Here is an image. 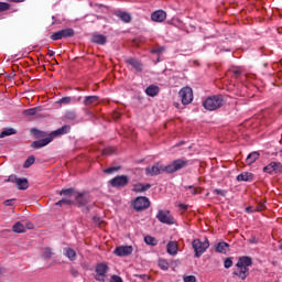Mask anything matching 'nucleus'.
I'll use <instances>...</instances> for the list:
<instances>
[{
	"instance_id": "57",
	"label": "nucleus",
	"mask_w": 282,
	"mask_h": 282,
	"mask_svg": "<svg viewBox=\"0 0 282 282\" xmlns=\"http://www.w3.org/2000/svg\"><path fill=\"white\" fill-rule=\"evenodd\" d=\"M47 55H48V56H54V51H48V52H47Z\"/></svg>"
},
{
	"instance_id": "22",
	"label": "nucleus",
	"mask_w": 282,
	"mask_h": 282,
	"mask_svg": "<svg viewBox=\"0 0 282 282\" xmlns=\"http://www.w3.org/2000/svg\"><path fill=\"white\" fill-rule=\"evenodd\" d=\"M145 94H147V96H150L151 98H155V96H158V94H160V87H158L155 85H150L145 89Z\"/></svg>"
},
{
	"instance_id": "20",
	"label": "nucleus",
	"mask_w": 282,
	"mask_h": 282,
	"mask_svg": "<svg viewBox=\"0 0 282 282\" xmlns=\"http://www.w3.org/2000/svg\"><path fill=\"white\" fill-rule=\"evenodd\" d=\"M91 42L97 45H105L107 43V36L96 33L91 36Z\"/></svg>"
},
{
	"instance_id": "32",
	"label": "nucleus",
	"mask_w": 282,
	"mask_h": 282,
	"mask_svg": "<svg viewBox=\"0 0 282 282\" xmlns=\"http://www.w3.org/2000/svg\"><path fill=\"white\" fill-rule=\"evenodd\" d=\"M42 257L44 259H52V249L51 248H44L42 251Z\"/></svg>"
},
{
	"instance_id": "54",
	"label": "nucleus",
	"mask_w": 282,
	"mask_h": 282,
	"mask_svg": "<svg viewBox=\"0 0 282 282\" xmlns=\"http://www.w3.org/2000/svg\"><path fill=\"white\" fill-rule=\"evenodd\" d=\"M4 272H6V269L0 265V276H3Z\"/></svg>"
},
{
	"instance_id": "55",
	"label": "nucleus",
	"mask_w": 282,
	"mask_h": 282,
	"mask_svg": "<svg viewBox=\"0 0 282 282\" xmlns=\"http://www.w3.org/2000/svg\"><path fill=\"white\" fill-rule=\"evenodd\" d=\"M216 195H224V192L221 189H215Z\"/></svg>"
},
{
	"instance_id": "58",
	"label": "nucleus",
	"mask_w": 282,
	"mask_h": 282,
	"mask_svg": "<svg viewBox=\"0 0 282 282\" xmlns=\"http://www.w3.org/2000/svg\"><path fill=\"white\" fill-rule=\"evenodd\" d=\"M83 197V194H78L76 199H80Z\"/></svg>"
},
{
	"instance_id": "4",
	"label": "nucleus",
	"mask_w": 282,
	"mask_h": 282,
	"mask_svg": "<svg viewBox=\"0 0 282 282\" xmlns=\"http://www.w3.org/2000/svg\"><path fill=\"white\" fill-rule=\"evenodd\" d=\"M192 248L195 252L196 259H199L206 252L207 248H210V242L208 239H205V241H202L200 239H195L192 242Z\"/></svg>"
},
{
	"instance_id": "47",
	"label": "nucleus",
	"mask_w": 282,
	"mask_h": 282,
	"mask_svg": "<svg viewBox=\"0 0 282 282\" xmlns=\"http://www.w3.org/2000/svg\"><path fill=\"white\" fill-rule=\"evenodd\" d=\"M110 282H123L122 278H120V275H112L110 278Z\"/></svg>"
},
{
	"instance_id": "9",
	"label": "nucleus",
	"mask_w": 282,
	"mask_h": 282,
	"mask_svg": "<svg viewBox=\"0 0 282 282\" xmlns=\"http://www.w3.org/2000/svg\"><path fill=\"white\" fill-rule=\"evenodd\" d=\"M156 219H159L161 224H167V226H173V224H175V218L171 215V210H159Z\"/></svg>"
},
{
	"instance_id": "46",
	"label": "nucleus",
	"mask_w": 282,
	"mask_h": 282,
	"mask_svg": "<svg viewBox=\"0 0 282 282\" xmlns=\"http://www.w3.org/2000/svg\"><path fill=\"white\" fill-rule=\"evenodd\" d=\"M113 153V148H106L102 150V155H111Z\"/></svg>"
},
{
	"instance_id": "38",
	"label": "nucleus",
	"mask_w": 282,
	"mask_h": 282,
	"mask_svg": "<svg viewBox=\"0 0 282 282\" xmlns=\"http://www.w3.org/2000/svg\"><path fill=\"white\" fill-rule=\"evenodd\" d=\"M8 10H10V3L0 2V12H8Z\"/></svg>"
},
{
	"instance_id": "31",
	"label": "nucleus",
	"mask_w": 282,
	"mask_h": 282,
	"mask_svg": "<svg viewBox=\"0 0 282 282\" xmlns=\"http://www.w3.org/2000/svg\"><path fill=\"white\" fill-rule=\"evenodd\" d=\"M144 241L148 246H158V239L152 236H145Z\"/></svg>"
},
{
	"instance_id": "16",
	"label": "nucleus",
	"mask_w": 282,
	"mask_h": 282,
	"mask_svg": "<svg viewBox=\"0 0 282 282\" xmlns=\"http://www.w3.org/2000/svg\"><path fill=\"white\" fill-rule=\"evenodd\" d=\"M166 19V11L164 10H156L151 14V20L154 21V23H164Z\"/></svg>"
},
{
	"instance_id": "43",
	"label": "nucleus",
	"mask_w": 282,
	"mask_h": 282,
	"mask_svg": "<svg viewBox=\"0 0 282 282\" xmlns=\"http://www.w3.org/2000/svg\"><path fill=\"white\" fill-rule=\"evenodd\" d=\"M225 268L228 270V268H232V258H227L224 262Z\"/></svg>"
},
{
	"instance_id": "28",
	"label": "nucleus",
	"mask_w": 282,
	"mask_h": 282,
	"mask_svg": "<svg viewBox=\"0 0 282 282\" xmlns=\"http://www.w3.org/2000/svg\"><path fill=\"white\" fill-rule=\"evenodd\" d=\"M13 232H25V225L21 224V221H18L12 227Z\"/></svg>"
},
{
	"instance_id": "39",
	"label": "nucleus",
	"mask_w": 282,
	"mask_h": 282,
	"mask_svg": "<svg viewBox=\"0 0 282 282\" xmlns=\"http://www.w3.org/2000/svg\"><path fill=\"white\" fill-rule=\"evenodd\" d=\"M57 102L58 105H69V102H72V97H63Z\"/></svg>"
},
{
	"instance_id": "6",
	"label": "nucleus",
	"mask_w": 282,
	"mask_h": 282,
	"mask_svg": "<svg viewBox=\"0 0 282 282\" xmlns=\"http://www.w3.org/2000/svg\"><path fill=\"white\" fill-rule=\"evenodd\" d=\"M162 173H166V165L160 162L145 169V175L150 177H155V175H162Z\"/></svg>"
},
{
	"instance_id": "44",
	"label": "nucleus",
	"mask_w": 282,
	"mask_h": 282,
	"mask_svg": "<svg viewBox=\"0 0 282 282\" xmlns=\"http://www.w3.org/2000/svg\"><path fill=\"white\" fill-rule=\"evenodd\" d=\"M184 282H197V278L195 275H187L184 278Z\"/></svg>"
},
{
	"instance_id": "34",
	"label": "nucleus",
	"mask_w": 282,
	"mask_h": 282,
	"mask_svg": "<svg viewBox=\"0 0 282 282\" xmlns=\"http://www.w3.org/2000/svg\"><path fill=\"white\" fill-rule=\"evenodd\" d=\"M37 112H39L37 108H30L24 110V116H36Z\"/></svg>"
},
{
	"instance_id": "24",
	"label": "nucleus",
	"mask_w": 282,
	"mask_h": 282,
	"mask_svg": "<svg viewBox=\"0 0 282 282\" xmlns=\"http://www.w3.org/2000/svg\"><path fill=\"white\" fill-rule=\"evenodd\" d=\"M228 248H230V245H228V242H218V243L215 246L216 252L223 253V254H226Z\"/></svg>"
},
{
	"instance_id": "53",
	"label": "nucleus",
	"mask_w": 282,
	"mask_h": 282,
	"mask_svg": "<svg viewBox=\"0 0 282 282\" xmlns=\"http://www.w3.org/2000/svg\"><path fill=\"white\" fill-rule=\"evenodd\" d=\"M8 1H10L11 3H21V2H23L25 0H8Z\"/></svg>"
},
{
	"instance_id": "61",
	"label": "nucleus",
	"mask_w": 282,
	"mask_h": 282,
	"mask_svg": "<svg viewBox=\"0 0 282 282\" xmlns=\"http://www.w3.org/2000/svg\"><path fill=\"white\" fill-rule=\"evenodd\" d=\"M153 52H160V51H153Z\"/></svg>"
},
{
	"instance_id": "10",
	"label": "nucleus",
	"mask_w": 282,
	"mask_h": 282,
	"mask_svg": "<svg viewBox=\"0 0 282 282\" xmlns=\"http://www.w3.org/2000/svg\"><path fill=\"white\" fill-rule=\"evenodd\" d=\"M151 206V200L147 198V196H139L133 200V208L134 210H147Z\"/></svg>"
},
{
	"instance_id": "29",
	"label": "nucleus",
	"mask_w": 282,
	"mask_h": 282,
	"mask_svg": "<svg viewBox=\"0 0 282 282\" xmlns=\"http://www.w3.org/2000/svg\"><path fill=\"white\" fill-rule=\"evenodd\" d=\"M31 133H32V135H34V138H36V139H41V138H47V133L46 132H44V131H41V130H39V129H32L31 130Z\"/></svg>"
},
{
	"instance_id": "37",
	"label": "nucleus",
	"mask_w": 282,
	"mask_h": 282,
	"mask_svg": "<svg viewBox=\"0 0 282 282\" xmlns=\"http://www.w3.org/2000/svg\"><path fill=\"white\" fill-rule=\"evenodd\" d=\"M159 268H161V270H169L170 264L166 260H159Z\"/></svg>"
},
{
	"instance_id": "19",
	"label": "nucleus",
	"mask_w": 282,
	"mask_h": 282,
	"mask_svg": "<svg viewBox=\"0 0 282 282\" xmlns=\"http://www.w3.org/2000/svg\"><path fill=\"white\" fill-rule=\"evenodd\" d=\"M254 180V174L250 172H243L237 176V182H252Z\"/></svg>"
},
{
	"instance_id": "15",
	"label": "nucleus",
	"mask_w": 282,
	"mask_h": 282,
	"mask_svg": "<svg viewBox=\"0 0 282 282\" xmlns=\"http://www.w3.org/2000/svg\"><path fill=\"white\" fill-rule=\"evenodd\" d=\"M133 253V247L131 246H120L115 249V254L117 257H129Z\"/></svg>"
},
{
	"instance_id": "51",
	"label": "nucleus",
	"mask_w": 282,
	"mask_h": 282,
	"mask_svg": "<svg viewBox=\"0 0 282 282\" xmlns=\"http://www.w3.org/2000/svg\"><path fill=\"white\" fill-rule=\"evenodd\" d=\"M62 203H63V204H66V205H68V206L72 205V200H69V199H67V198H63V199H62Z\"/></svg>"
},
{
	"instance_id": "2",
	"label": "nucleus",
	"mask_w": 282,
	"mask_h": 282,
	"mask_svg": "<svg viewBox=\"0 0 282 282\" xmlns=\"http://www.w3.org/2000/svg\"><path fill=\"white\" fill-rule=\"evenodd\" d=\"M250 265H252V258L246 256L240 257L236 264L238 271H235L234 274L242 281H246L248 274H250Z\"/></svg>"
},
{
	"instance_id": "50",
	"label": "nucleus",
	"mask_w": 282,
	"mask_h": 282,
	"mask_svg": "<svg viewBox=\"0 0 282 282\" xmlns=\"http://www.w3.org/2000/svg\"><path fill=\"white\" fill-rule=\"evenodd\" d=\"M25 228H28V230H33L34 224L29 221V223H26Z\"/></svg>"
},
{
	"instance_id": "13",
	"label": "nucleus",
	"mask_w": 282,
	"mask_h": 282,
	"mask_svg": "<svg viewBox=\"0 0 282 282\" xmlns=\"http://www.w3.org/2000/svg\"><path fill=\"white\" fill-rule=\"evenodd\" d=\"M7 182H12L17 184L19 191H28L30 184L28 183V178H18L15 175L9 176Z\"/></svg>"
},
{
	"instance_id": "14",
	"label": "nucleus",
	"mask_w": 282,
	"mask_h": 282,
	"mask_svg": "<svg viewBox=\"0 0 282 282\" xmlns=\"http://www.w3.org/2000/svg\"><path fill=\"white\" fill-rule=\"evenodd\" d=\"M263 172L270 175H272V173H282V164L280 162H271L263 167Z\"/></svg>"
},
{
	"instance_id": "7",
	"label": "nucleus",
	"mask_w": 282,
	"mask_h": 282,
	"mask_svg": "<svg viewBox=\"0 0 282 282\" xmlns=\"http://www.w3.org/2000/svg\"><path fill=\"white\" fill-rule=\"evenodd\" d=\"M182 105H191L193 102V88L186 86L178 91Z\"/></svg>"
},
{
	"instance_id": "3",
	"label": "nucleus",
	"mask_w": 282,
	"mask_h": 282,
	"mask_svg": "<svg viewBox=\"0 0 282 282\" xmlns=\"http://www.w3.org/2000/svg\"><path fill=\"white\" fill-rule=\"evenodd\" d=\"M224 96L216 95L208 97L203 102V106L207 109V111H217V109H221V107H224Z\"/></svg>"
},
{
	"instance_id": "45",
	"label": "nucleus",
	"mask_w": 282,
	"mask_h": 282,
	"mask_svg": "<svg viewBox=\"0 0 282 282\" xmlns=\"http://www.w3.org/2000/svg\"><path fill=\"white\" fill-rule=\"evenodd\" d=\"M122 113H120V111L115 110L111 115L112 120H118L119 118H121Z\"/></svg>"
},
{
	"instance_id": "27",
	"label": "nucleus",
	"mask_w": 282,
	"mask_h": 282,
	"mask_svg": "<svg viewBox=\"0 0 282 282\" xmlns=\"http://www.w3.org/2000/svg\"><path fill=\"white\" fill-rule=\"evenodd\" d=\"M65 257H67V259H69V261H76V251L72 248H66Z\"/></svg>"
},
{
	"instance_id": "21",
	"label": "nucleus",
	"mask_w": 282,
	"mask_h": 282,
	"mask_svg": "<svg viewBox=\"0 0 282 282\" xmlns=\"http://www.w3.org/2000/svg\"><path fill=\"white\" fill-rule=\"evenodd\" d=\"M149 188H151V184H142V183H137L133 185L132 191L134 193H144L147 191H149Z\"/></svg>"
},
{
	"instance_id": "23",
	"label": "nucleus",
	"mask_w": 282,
	"mask_h": 282,
	"mask_svg": "<svg viewBox=\"0 0 282 282\" xmlns=\"http://www.w3.org/2000/svg\"><path fill=\"white\" fill-rule=\"evenodd\" d=\"M166 248H167V253L171 254L172 257H175V254H177V250H178L177 241H170Z\"/></svg>"
},
{
	"instance_id": "36",
	"label": "nucleus",
	"mask_w": 282,
	"mask_h": 282,
	"mask_svg": "<svg viewBox=\"0 0 282 282\" xmlns=\"http://www.w3.org/2000/svg\"><path fill=\"white\" fill-rule=\"evenodd\" d=\"M59 195H66L67 197H72V195H74V188L62 189L59 192Z\"/></svg>"
},
{
	"instance_id": "40",
	"label": "nucleus",
	"mask_w": 282,
	"mask_h": 282,
	"mask_svg": "<svg viewBox=\"0 0 282 282\" xmlns=\"http://www.w3.org/2000/svg\"><path fill=\"white\" fill-rule=\"evenodd\" d=\"M120 166H115V167H108L104 170V173H107L108 175H111V173H116V171H120Z\"/></svg>"
},
{
	"instance_id": "42",
	"label": "nucleus",
	"mask_w": 282,
	"mask_h": 282,
	"mask_svg": "<svg viewBox=\"0 0 282 282\" xmlns=\"http://www.w3.org/2000/svg\"><path fill=\"white\" fill-rule=\"evenodd\" d=\"M227 74H230L234 78H239V76H241V70H239V69L228 70Z\"/></svg>"
},
{
	"instance_id": "11",
	"label": "nucleus",
	"mask_w": 282,
	"mask_h": 282,
	"mask_svg": "<svg viewBox=\"0 0 282 282\" xmlns=\"http://www.w3.org/2000/svg\"><path fill=\"white\" fill-rule=\"evenodd\" d=\"M74 34H75L74 29H64L51 34V39L52 41H61V39H72Z\"/></svg>"
},
{
	"instance_id": "25",
	"label": "nucleus",
	"mask_w": 282,
	"mask_h": 282,
	"mask_svg": "<svg viewBox=\"0 0 282 282\" xmlns=\"http://www.w3.org/2000/svg\"><path fill=\"white\" fill-rule=\"evenodd\" d=\"M260 153L259 152H251L248 156H247V164L250 166L252 164H254L256 160H258L260 158Z\"/></svg>"
},
{
	"instance_id": "56",
	"label": "nucleus",
	"mask_w": 282,
	"mask_h": 282,
	"mask_svg": "<svg viewBox=\"0 0 282 282\" xmlns=\"http://www.w3.org/2000/svg\"><path fill=\"white\" fill-rule=\"evenodd\" d=\"M63 199L62 200H59V202H57V203H55V206H63Z\"/></svg>"
},
{
	"instance_id": "17",
	"label": "nucleus",
	"mask_w": 282,
	"mask_h": 282,
	"mask_svg": "<svg viewBox=\"0 0 282 282\" xmlns=\"http://www.w3.org/2000/svg\"><path fill=\"white\" fill-rule=\"evenodd\" d=\"M100 104V97L99 96H86L84 99L85 107H93L94 105Z\"/></svg>"
},
{
	"instance_id": "5",
	"label": "nucleus",
	"mask_w": 282,
	"mask_h": 282,
	"mask_svg": "<svg viewBox=\"0 0 282 282\" xmlns=\"http://www.w3.org/2000/svg\"><path fill=\"white\" fill-rule=\"evenodd\" d=\"M187 166H188V160L177 159L173 161L171 164L166 165V173L169 174L177 173V171H182V169H186Z\"/></svg>"
},
{
	"instance_id": "8",
	"label": "nucleus",
	"mask_w": 282,
	"mask_h": 282,
	"mask_svg": "<svg viewBox=\"0 0 282 282\" xmlns=\"http://www.w3.org/2000/svg\"><path fill=\"white\" fill-rule=\"evenodd\" d=\"M108 184L112 186V188H124V186L129 185V176L127 175H118L111 178Z\"/></svg>"
},
{
	"instance_id": "18",
	"label": "nucleus",
	"mask_w": 282,
	"mask_h": 282,
	"mask_svg": "<svg viewBox=\"0 0 282 282\" xmlns=\"http://www.w3.org/2000/svg\"><path fill=\"white\" fill-rule=\"evenodd\" d=\"M128 65L132 66V69H135V72H142L143 65L142 62L135 59V58H129L126 61Z\"/></svg>"
},
{
	"instance_id": "26",
	"label": "nucleus",
	"mask_w": 282,
	"mask_h": 282,
	"mask_svg": "<svg viewBox=\"0 0 282 282\" xmlns=\"http://www.w3.org/2000/svg\"><path fill=\"white\" fill-rule=\"evenodd\" d=\"M117 17L123 21V23H131V14L127 13V12H122V11H119L117 13Z\"/></svg>"
},
{
	"instance_id": "52",
	"label": "nucleus",
	"mask_w": 282,
	"mask_h": 282,
	"mask_svg": "<svg viewBox=\"0 0 282 282\" xmlns=\"http://www.w3.org/2000/svg\"><path fill=\"white\" fill-rule=\"evenodd\" d=\"M12 202H14L13 199H8L4 202V206H12Z\"/></svg>"
},
{
	"instance_id": "30",
	"label": "nucleus",
	"mask_w": 282,
	"mask_h": 282,
	"mask_svg": "<svg viewBox=\"0 0 282 282\" xmlns=\"http://www.w3.org/2000/svg\"><path fill=\"white\" fill-rule=\"evenodd\" d=\"M17 134V130L14 128H7L0 133V138H8V135Z\"/></svg>"
},
{
	"instance_id": "59",
	"label": "nucleus",
	"mask_w": 282,
	"mask_h": 282,
	"mask_svg": "<svg viewBox=\"0 0 282 282\" xmlns=\"http://www.w3.org/2000/svg\"><path fill=\"white\" fill-rule=\"evenodd\" d=\"M175 107H180V104H175Z\"/></svg>"
},
{
	"instance_id": "49",
	"label": "nucleus",
	"mask_w": 282,
	"mask_h": 282,
	"mask_svg": "<svg viewBox=\"0 0 282 282\" xmlns=\"http://www.w3.org/2000/svg\"><path fill=\"white\" fill-rule=\"evenodd\" d=\"M246 213H257V208L249 206L246 208Z\"/></svg>"
},
{
	"instance_id": "60",
	"label": "nucleus",
	"mask_w": 282,
	"mask_h": 282,
	"mask_svg": "<svg viewBox=\"0 0 282 282\" xmlns=\"http://www.w3.org/2000/svg\"><path fill=\"white\" fill-rule=\"evenodd\" d=\"M70 116H75L74 112H69Z\"/></svg>"
},
{
	"instance_id": "41",
	"label": "nucleus",
	"mask_w": 282,
	"mask_h": 282,
	"mask_svg": "<svg viewBox=\"0 0 282 282\" xmlns=\"http://www.w3.org/2000/svg\"><path fill=\"white\" fill-rule=\"evenodd\" d=\"M263 210H265V203L264 202L258 203V205L256 207V213H261Z\"/></svg>"
},
{
	"instance_id": "48",
	"label": "nucleus",
	"mask_w": 282,
	"mask_h": 282,
	"mask_svg": "<svg viewBox=\"0 0 282 282\" xmlns=\"http://www.w3.org/2000/svg\"><path fill=\"white\" fill-rule=\"evenodd\" d=\"M178 208H180L181 210H183V213H186V210H188V205H186V204H180V205H178Z\"/></svg>"
},
{
	"instance_id": "1",
	"label": "nucleus",
	"mask_w": 282,
	"mask_h": 282,
	"mask_svg": "<svg viewBox=\"0 0 282 282\" xmlns=\"http://www.w3.org/2000/svg\"><path fill=\"white\" fill-rule=\"evenodd\" d=\"M69 126H63L62 128H58L57 130L47 134L46 138L34 141L31 147L32 149H43V147H47V144H50V142H52L54 138H58V135H65L66 133H69Z\"/></svg>"
},
{
	"instance_id": "33",
	"label": "nucleus",
	"mask_w": 282,
	"mask_h": 282,
	"mask_svg": "<svg viewBox=\"0 0 282 282\" xmlns=\"http://www.w3.org/2000/svg\"><path fill=\"white\" fill-rule=\"evenodd\" d=\"M185 188H189L192 195H199L202 194V187L188 186Z\"/></svg>"
},
{
	"instance_id": "12",
	"label": "nucleus",
	"mask_w": 282,
	"mask_h": 282,
	"mask_svg": "<svg viewBox=\"0 0 282 282\" xmlns=\"http://www.w3.org/2000/svg\"><path fill=\"white\" fill-rule=\"evenodd\" d=\"M107 272H109V267L107 263H99L96 267V281L105 282V279H107Z\"/></svg>"
},
{
	"instance_id": "35",
	"label": "nucleus",
	"mask_w": 282,
	"mask_h": 282,
	"mask_svg": "<svg viewBox=\"0 0 282 282\" xmlns=\"http://www.w3.org/2000/svg\"><path fill=\"white\" fill-rule=\"evenodd\" d=\"M35 159L34 156H29L26 159V161L24 162V169H30V166H32V164H34Z\"/></svg>"
}]
</instances>
